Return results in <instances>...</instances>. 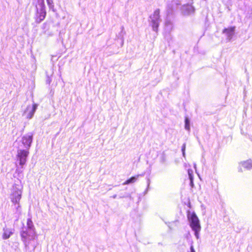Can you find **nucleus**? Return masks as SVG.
<instances>
[{"label": "nucleus", "mask_w": 252, "mask_h": 252, "mask_svg": "<svg viewBox=\"0 0 252 252\" xmlns=\"http://www.w3.org/2000/svg\"><path fill=\"white\" fill-rule=\"evenodd\" d=\"M36 17L35 22L40 23L45 18L46 12L44 0H38V4L36 5Z\"/></svg>", "instance_id": "nucleus-1"}, {"label": "nucleus", "mask_w": 252, "mask_h": 252, "mask_svg": "<svg viewBox=\"0 0 252 252\" xmlns=\"http://www.w3.org/2000/svg\"><path fill=\"white\" fill-rule=\"evenodd\" d=\"M160 10L159 9H156L152 14L149 18V22L152 27L154 31L157 32L159 23L161 22V20L160 18Z\"/></svg>", "instance_id": "nucleus-2"}, {"label": "nucleus", "mask_w": 252, "mask_h": 252, "mask_svg": "<svg viewBox=\"0 0 252 252\" xmlns=\"http://www.w3.org/2000/svg\"><path fill=\"white\" fill-rule=\"evenodd\" d=\"M21 236L22 241L24 242L25 247H27L29 244V241L34 240L35 237L34 229H24L21 232Z\"/></svg>", "instance_id": "nucleus-3"}, {"label": "nucleus", "mask_w": 252, "mask_h": 252, "mask_svg": "<svg viewBox=\"0 0 252 252\" xmlns=\"http://www.w3.org/2000/svg\"><path fill=\"white\" fill-rule=\"evenodd\" d=\"M190 220V225L192 229L194 231V234L197 239L199 238V232L200 230L201 226L199 224V220L198 217L195 214H192Z\"/></svg>", "instance_id": "nucleus-4"}, {"label": "nucleus", "mask_w": 252, "mask_h": 252, "mask_svg": "<svg viewBox=\"0 0 252 252\" xmlns=\"http://www.w3.org/2000/svg\"><path fill=\"white\" fill-rule=\"evenodd\" d=\"M29 152L28 149H18L17 150V157L19 161V164L21 166L22 169L23 166L25 164L27 161V158L29 155Z\"/></svg>", "instance_id": "nucleus-5"}, {"label": "nucleus", "mask_w": 252, "mask_h": 252, "mask_svg": "<svg viewBox=\"0 0 252 252\" xmlns=\"http://www.w3.org/2000/svg\"><path fill=\"white\" fill-rule=\"evenodd\" d=\"M33 134L31 132L24 135L22 137V143L26 149L29 150L32 142Z\"/></svg>", "instance_id": "nucleus-6"}, {"label": "nucleus", "mask_w": 252, "mask_h": 252, "mask_svg": "<svg viewBox=\"0 0 252 252\" xmlns=\"http://www.w3.org/2000/svg\"><path fill=\"white\" fill-rule=\"evenodd\" d=\"M22 191L21 189L14 186L13 188V192L11 195V201L13 203H18L21 198Z\"/></svg>", "instance_id": "nucleus-7"}, {"label": "nucleus", "mask_w": 252, "mask_h": 252, "mask_svg": "<svg viewBox=\"0 0 252 252\" xmlns=\"http://www.w3.org/2000/svg\"><path fill=\"white\" fill-rule=\"evenodd\" d=\"M37 107V105L36 104H33L32 106H28L24 112L23 115H25L27 119H31L33 117Z\"/></svg>", "instance_id": "nucleus-8"}, {"label": "nucleus", "mask_w": 252, "mask_h": 252, "mask_svg": "<svg viewBox=\"0 0 252 252\" xmlns=\"http://www.w3.org/2000/svg\"><path fill=\"white\" fill-rule=\"evenodd\" d=\"M234 31L235 27H230L227 29H225L223 31V32L226 34L227 38L229 40H230L232 38L233 35H234Z\"/></svg>", "instance_id": "nucleus-9"}, {"label": "nucleus", "mask_w": 252, "mask_h": 252, "mask_svg": "<svg viewBox=\"0 0 252 252\" xmlns=\"http://www.w3.org/2000/svg\"><path fill=\"white\" fill-rule=\"evenodd\" d=\"M183 11L184 14L189 15V14L194 13V8L191 5H187L184 6L183 7Z\"/></svg>", "instance_id": "nucleus-10"}, {"label": "nucleus", "mask_w": 252, "mask_h": 252, "mask_svg": "<svg viewBox=\"0 0 252 252\" xmlns=\"http://www.w3.org/2000/svg\"><path fill=\"white\" fill-rule=\"evenodd\" d=\"M13 233V232L12 229L8 228H3L2 238L3 239H7L9 238Z\"/></svg>", "instance_id": "nucleus-11"}, {"label": "nucleus", "mask_w": 252, "mask_h": 252, "mask_svg": "<svg viewBox=\"0 0 252 252\" xmlns=\"http://www.w3.org/2000/svg\"><path fill=\"white\" fill-rule=\"evenodd\" d=\"M143 176V174H140V175H137L136 176L132 177L128 180H126L125 182H124L123 183V185H126L130 184V183H133L137 181V180L138 179V178L139 176Z\"/></svg>", "instance_id": "nucleus-12"}, {"label": "nucleus", "mask_w": 252, "mask_h": 252, "mask_svg": "<svg viewBox=\"0 0 252 252\" xmlns=\"http://www.w3.org/2000/svg\"><path fill=\"white\" fill-rule=\"evenodd\" d=\"M241 164L244 168L248 170H250L252 168V162L251 160H248L247 161L242 162Z\"/></svg>", "instance_id": "nucleus-13"}, {"label": "nucleus", "mask_w": 252, "mask_h": 252, "mask_svg": "<svg viewBox=\"0 0 252 252\" xmlns=\"http://www.w3.org/2000/svg\"><path fill=\"white\" fill-rule=\"evenodd\" d=\"M27 225L28 226L27 229H34L33 225L32 220L31 219H28L27 220Z\"/></svg>", "instance_id": "nucleus-14"}, {"label": "nucleus", "mask_w": 252, "mask_h": 252, "mask_svg": "<svg viewBox=\"0 0 252 252\" xmlns=\"http://www.w3.org/2000/svg\"><path fill=\"white\" fill-rule=\"evenodd\" d=\"M185 128L186 130L189 131L190 126H189V120L188 118H186L185 119Z\"/></svg>", "instance_id": "nucleus-15"}, {"label": "nucleus", "mask_w": 252, "mask_h": 252, "mask_svg": "<svg viewBox=\"0 0 252 252\" xmlns=\"http://www.w3.org/2000/svg\"><path fill=\"white\" fill-rule=\"evenodd\" d=\"M188 175L189 176V178L191 182L192 183L193 180V171L191 169L188 170Z\"/></svg>", "instance_id": "nucleus-16"}, {"label": "nucleus", "mask_w": 252, "mask_h": 252, "mask_svg": "<svg viewBox=\"0 0 252 252\" xmlns=\"http://www.w3.org/2000/svg\"><path fill=\"white\" fill-rule=\"evenodd\" d=\"M165 26L167 28L169 27L170 29H171L172 28V24L170 22H166L165 23Z\"/></svg>", "instance_id": "nucleus-17"}, {"label": "nucleus", "mask_w": 252, "mask_h": 252, "mask_svg": "<svg viewBox=\"0 0 252 252\" xmlns=\"http://www.w3.org/2000/svg\"><path fill=\"white\" fill-rule=\"evenodd\" d=\"M47 0V4H48V5L49 6L52 5V4H53V0Z\"/></svg>", "instance_id": "nucleus-18"}, {"label": "nucleus", "mask_w": 252, "mask_h": 252, "mask_svg": "<svg viewBox=\"0 0 252 252\" xmlns=\"http://www.w3.org/2000/svg\"><path fill=\"white\" fill-rule=\"evenodd\" d=\"M185 149H186V144H184L182 146V153H184V152H185Z\"/></svg>", "instance_id": "nucleus-19"}, {"label": "nucleus", "mask_w": 252, "mask_h": 252, "mask_svg": "<svg viewBox=\"0 0 252 252\" xmlns=\"http://www.w3.org/2000/svg\"><path fill=\"white\" fill-rule=\"evenodd\" d=\"M16 172L19 174L20 173H22L23 172V170L21 169H17Z\"/></svg>", "instance_id": "nucleus-20"}, {"label": "nucleus", "mask_w": 252, "mask_h": 252, "mask_svg": "<svg viewBox=\"0 0 252 252\" xmlns=\"http://www.w3.org/2000/svg\"><path fill=\"white\" fill-rule=\"evenodd\" d=\"M47 82H48L49 84H50L51 80L49 79H48L47 80Z\"/></svg>", "instance_id": "nucleus-21"}, {"label": "nucleus", "mask_w": 252, "mask_h": 252, "mask_svg": "<svg viewBox=\"0 0 252 252\" xmlns=\"http://www.w3.org/2000/svg\"><path fill=\"white\" fill-rule=\"evenodd\" d=\"M183 155L184 157H185V152H184V153H183Z\"/></svg>", "instance_id": "nucleus-22"}, {"label": "nucleus", "mask_w": 252, "mask_h": 252, "mask_svg": "<svg viewBox=\"0 0 252 252\" xmlns=\"http://www.w3.org/2000/svg\"><path fill=\"white\" fill-rule=\"evenodd\" d=\"M116 196H117V195H114L113 196V197L114 198H115L116 197Z\"/></svg>", "instance_id": "nucleus-23"}, {"label": "nucleus", "mask_w": 252, "mask_h": 252, "mask_svg": "<svg viewBox=\"0 0 252 252\" xmlns=\"http://www.w3.org/2000/svg\"><path fill=\"white\" fill-rule=\"evenodd\" d=\"M149 184H150V181L148 180V186H149Z\"/></svg>", "instance_id": "nucleus-24"}, {"label": "nucleus", "mask_w": 252, "mask_h": 252, "mask_svg": "<svg viewBox=\"0 0 252 252\" xmlns=\"http://www.w3.org/2000/svg\"><path fill=\"white\" fill-rule=\"evenodd\" d=\"M190 184L192 185L193 184V182L192 183L190 182Z\"/></svg>", "instance_id": "nucleus-25"}]
</instances>
